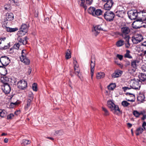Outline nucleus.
<instances>
[{
	"mask_svg": "<svg viewBox=\"0 0 146 146\" xmlns=\"http://www.w3.org/2000/svg\"><path fill=\"white\" fill-rule=\"evenodd\" d=\"M31 143L30 141L28 140L23 139L21 143V144L24 145H26L29 144Z\"/></svg>",
	"mask_w": 146,
	"mask_h": 146,
	"instance_id": "37",
	"label": "nucleus"
},
{
	"mask_svg": "<svg viewBox=\"0 0 146 146\" xmlns=\"http://www.w3.org/2000/svg\"><path fill=\"white\" fill-rule=\"evenodd\" d=\"M1 80L3 84H8V82L9 81V78L5 76L2 77L1 78Z\"/></svg>",
	"mask_w": 146,
	"mask_h": 146,
	"instance_id": "22",
	"label": "nucleus"
},
{
	"mask_svg": "<svg viewBox=\"0 0 146 146\" xmlns=\"http://www.w3.org/2000/svg\"><path fill=\"white\" fill-rule=\"evenodd\" d=\"M145 96L143 94H140L137 97V100L138 101L143 102L145 101Z\"/></svg>",
	"mask_w": 146,
	"mask_h": 146,
	"instance_id": "24",
	"label": "nucleus"
},
{
	"mask_svg": "<svg viewBox=\"0 0 146 146\" xmlns=\"http://www.w3.org/2000/svg\"><path fill=\"white\" fill-rule=\"evenodd\" d=\"M32 88L33 90L35 91H36L37 90V85L36 83H33L32 85Z\"/></svg>",
	"mask_w": 146,
	"mask_h": 146,
	"instance_id": "42",
	"label": "nucleus"
},
{
	"mask_svg": "<svg viewBox=\"0 0 146 146\" xmlns=\"http://www.w3.org/2000/svg\"><path fill=\"white\" fill-rule=\"evenodd\" d=\"M20 111L19 110H17L15 112V114L17 115L20 113Z\"/></svg>",
	"mask_w": 146,
	"mask_h": 146,
	"instance_id": "59",
	"label": "nucleus"
},
{
	"mask_svg": "<svg viewBox=\"0 0 146 146\" xmlns=\"http://www.w3.org/2000/svg\"><path fill=\"white\" fill-rule=\"evenodd\" d=\"M130 64V62L129 61L126 62V64H125V66H128Z\"/></svg>",
	"mask_w": 146,
	"mask_h": 146,
	"instance_id": "62",
	"label": "nucleus"
},
{
	"mask_svg": "<svg viewBox=\"0 0 146 146\" xmlns=\"http://www.w3.org/2000/svg\"><path fill=\"white\" fill-rule=\"evenodd\" d=\"M95 10L96 8L94 7H90L88 8V11L89 13L94 16L93 14L94 13Z\"/></svg>",
	"mask_w": 146,
	"mask_h": 146,
	"instance_id": "25",
	"label": "nucleus"
},
{
	"mask_svg": "<svg viewBox=\"0 0 146 146\" xmlns=\"http://www.w3.org/2000/svg\"><path fill=\"white\" fill-rule=\"evenodd\" d=\"M9 1H10L11 4L13 5H15L14 3L15 0H9Z\"/></svg>",
	"mask_w": 146,
	"mask_h": 146,
	"instance_id": "60",
	"label": "nucleus"
},
{
	"mask_svg": "<svg viewBox=\"0 0 146 146\" xmlns=\"http://www.w3.org/2000/svg\"><path fill=\"white\" fill-rule=\"evenodd\" d=\"M102 109L104 111V115H105L107 116L109 115V113L108 111L105 108L102 107Z\"/></svg>",
	"mask_w": 146,
	"mask_h": 146,
	"instance_id": "41",
	"label": "nucleus"
},
{
	"mask_svg": "<svg viewBox=\"0 0 146 146\" xmlns=\"http://www.w3.org/2000/svg\"><path fill=\"white\" fill-rule=\"evenodd\" d=\"M133 114L136 117H138L140 115V113L137 111L134 110L133 113Z\"/></svg>",
	"mask_w": 146,
	"mask_h": 146,
	"instance_id": "40",
	"label": "nucleus"
},
{
	"mask_svg": "<svg viewBox=\"0 0 146 146\" xmlns=\"http://www.w3.org/2000/svg\"><path fill=\"white\" fill-rule=\"evenodd\" d=\"M139 77L140 81L139 82H141V81L144 82L146 80V75L144 74L141 73L139 75Z\"/></svg>",
	"mask_w": 146,
	"mask_h": 146,
	"instance_id": "19",
	"label": "nucleus"
},
{
	"mask_svg": "<svg viewBox=\"0 0 146 146\" xmlns=\"http://www.w3.org/2000/svg\"><path fill=\"white\" fill-rule=\"evenodd\" d=\"M27 55V52L25 50H23L21 52V56L20 57L21 61L26 64H29L30 63L29 60L26 57Z\"/></svg>",
	"mask_w": 146,
	"mask_h": 146,
	"instance_id": "4",
	"label": "nucleus"
},
{
	"mask_svg": "<svg viewBox=\"0 0 146 146\" xmlns=\"http://www.w3.org/2000/svg\"><path fill=\"white\" fill-rule=\"evenodd\" d=\"M86 3L89 5H91L93 1V0H86Z\"/></svg>",
	"mask_w": 146,
	"mask_h": 146,
	"instance_id": "53",
	"label": "nucleus"
},
{
	"mask_svg": "<svg viewBox=\"0 0 146 146\" xmlns=\"http://www.w3.org/2000/svg\"><path fill=\"white\" fill-rule=\"evenodd\" d=\"M79 3L80 4V5L85 10L87 9V6L84 4V0H78Z\"/></svg>",
	"mask_w": 146,
	"mask_h": 146,
	"instance_id": "30",
	"label": "nucleus"
},
{
	"mask_svg": "<svg viewBox=\"0 0 146 146\" xmlns=\"http://www.w3.org/2000/svg\"><path fill=\"white\" fill-rule=\"evenodd\" d=\"M29 27V25L28 23L22 24L20 28L19 31L18 32V33L20 36L25 35L27 33Z\"/></svg>",
	"mask_w": 146,
	"mask_h": 146,
	"instance_id": "3",
	"label": "nucleus"
},
{
	"mask_svg": "<svg viewBox=\"0 0 146 146\" xmlns=\"http://www.w3.org/2000/svg\"><path fill=\"white\" fill-rule=\"evenodd\" d=\"M115 17V13L113 12L110 11L106 12L104 14L105 19L108 22L113 21Z\"/></svg>",
	"mask_w": 146,
	"mask_h": 146,
	"instance_id": "2",
	"label": "nucleus"
},
{
	"mask_svg": "<svg viewBox=\"0 0 146 146\" xmlns=\"http://www.w3.org/2000/svg\"><path fill=\"white\" fill-rule=\"evenodd\" d=\"M124 38L126 42L125 44V47L126 48H129L130 46V44L129 43V36H127L126 37H125Z\"/></svg>",
	"mask_w": 146,
	"mask_h": 146,
	"instance_id": "23",
	"label": "nucleus"
},
{
	"mask_svg": "<svg viewBox=\"0 0 146 146\" xmlns=\"http://www.w3.org/2000/svg\"><path fill=\"white\" fill-rule=\"evenodd\" d=\"M9 43H7L6 45L5 43H0V49H7L10 47Z\"/></svg>",
	"mask_w": 146,
	"mask_h": 146,
	"instance_id": "21",
	"label": "nucleus"
},
{
	"mask_svg": "<svg viewBox=\"0 0 146 146\" xmlns=\"http://www.w3.org/2000/svg\"><path fill=\"white\" fill-rule=\"evenodd\" d=\"M56 133L59 135H62L63 134L62 131L61 130L56 131Z\"/></svg>",
	"mask_w": 146,
	"mask_h": 146,
	"instance_id": "49",
	"label": "nucleus"
},
{
	"mask_svg": "<svg viewBox=\"0 0 146 146\" xmlns=\"http://www.w3.org/2000/svg\"><path fill=\"white\" fill-rule=\"evenodd\" d=\"M6 30L9 32H13L17 31L18 29L17 28H11L9 27H7L6 28Z\"/></svg>",
	"mask_w": 146,
	"mask_h": 146,
	"instance_id": "28",
	"label": "nucleus"
},
{
	"mask_svg": "<svg viewBox=\"0 0 146 146\" xmlns=\"http://www.w3.org/2000/svg\"><path fill=\"white\" fill-rule=\"evenodd\" d=\"M139 62V60L136 59L135 60H131V66L134 69H137V67L138 65V64Z\"/></svg>",
	"mask_w": 146,
	"mask_h": 146,
	"instance_id": "16",
	"label": "nucleus"
},
{
	"mask_svg": "<svg viewBox=\"0 0 146 146\" xmlns=\"http://www.w3.org/2000/svg\"><path fill=\"white\" fill-rule=\"evenodd\" d=\"M6 40V38L5 37H0V43H5V40Z\"/></svg>",
	"mask_w": 146,
	"mask_h": 146,
	"instance_id": "46",
	"label": "nucleus"
},
{
	"mask_svg": "<svg viewBox=\"0 0 146 146\" xmlns=\"http://www.w3.org/2000/svg\"><path fill=\"white\" fill-rule=\"evenodd\" d=\"M131 87H125L122 88V89L124 91V92H125L127 90H129L131 88Z\"/></svg>",
	"mask_w": 146,
	"mask_h": 146,
	"instance_id": "54",
	"label": "nucleus"
},
{
	"mask_svg": "<svg viewBox=\"0 0 146 146\" xmlns=\"http://www.w3.org/2000/svg\"><path fill=\"white\" fill-rule=\"evenodd\" d=\"M122 73V71L119 70H117L115 71V72L112 74L111 76L113 78H117L120 76Z\"/></svg>",
	"mask_w": 146,
	"mask_h": 146,
	"instance_id": "15",
	"label": "nucleus"
},
{
	"mask_svg": "<svg viewBox=\"0 0 146 146\" xmlns=\"http://www.w3.org/2000/svg\"><path fill=\"white\" fill-rule=\"evenodd\" d=\"M146 118V115H143L141 118V119L142 120H144Z\"/></svg>",
	"mask_w": 146,
	"mask_h": 146,
	"instance_id": "64",
	"label": "nucleus"
},
{
	"mask_svg": "<svg viewBox=\"0 0 146 146\" xmlns=\"http://www.w3.org/2000/svg\"><path fill=\"white\" fill-rule=\"evenodd\" d=\"M14 116V115L12 113L10 114L7 116V119H11L13 118Z\"/></svg>",
	"mask_w": 146,
	"mask_h": 146,
	"instance_id": "45",
	"label": "nucleus"
},
{
	"mask_svg": "<svg viewBox=\"0 0 146 146\" xmlns=\"http://www.w3.org/2000/svg\"><path fill=\"white\" fill-rule=\"evenodd\" d=\"M14 5L17 6H19V2H18L17 0H15V1Z\"/></svg>",
	"mask_w": 146,
	"mask_h": 146,
	"instance_id": "57",
	"label": "nucleus"
},
{
	"mask_svg": "<svg viewBox=\"0 0 146 146\" xmlns=\"http://www.w3.org/2000/svg\"><path fill=\"white\" fill-rule=\"evenodd\" d=\"M116 57L118 58L120 60H121L123 59V56L122 55L117 54L116 56Z\"/></svg>",
	"mask_w": 146,
	"mask_h": 146,
	"instance_id": "48",
	"label": "nucleus"
},
{
	"mask_svg": "<svg viewBox=\"0 0 146 146\" xmlns=\"http://www.w3.org/2000/svg\"><path fill=\"white\" fill-rule=\"evenodd\" d=\"M130 51L129 50H127L126 53L124 54V56L125 58H127L129 59H132V57L130 54Z\"/></svg>",
	"mask_w": 146,
	"mask_h": 146,
	"instance_id": "32",
	"label": "nucleus"
},
{
	"mask_svg": "<svg viewBox=\"0 0 146 146\" xmlns=\"http://www.w3.org/2000/svg\"><path fill=\"white\" fill-rule=\"evenodd\" d=\"M115 14V16H116L120 17L123 18L124 15V12L123 10H119L116 11Z\"/></svg>",
	"mask_w": 146,
	"mask_h": 146,
	"instance_id": "18",
	"label": "nucleus"
},
{
	"mask_svg": "<svg viewBox=\"0 0 146 146\" xmlns=\"http://www.w3.org/2000/svg\"><path fill=\"white\" fill-rule=\"evenodd\" d=\"M146 20V17L145 16H143L142 15V17H141L139 19H137V20L136 21H134L133 23V25H134L135 24H138L139 23L138 22H142L145 23V22Z\"/></svg>",
	"mask_w": 146,
	"mask_h": 146,
	"instance_id": "17",
	"label": "nucleus"
},
{
	"mask_svg": "<svg viewBox=\"0 0 146 146\" xmlns=\"http://www.w3.org/2000/svg\"><path fill=\"white\" fill-rule=\"evenodd\" d=\"M18 88L22 90H24L27 87V82L24 80H21L17 83Z\"/></svg>",
	"mask_w": 146,
	"mask_h": 146,
	"instance_id": "12",
	"label": "nucleus"
},
{
	"mask_svg": "<svg viewBox=\"0 0 146 146\" xmlns=\"http://www.w3.org/2000/svg\"><path fill=\"white\" fill-rule=\"evenodd\" d=\"M7 112L4 110H0V117H3L6 115Z\"/></svg>",
	"mask_w": 146,
	"mask_h": 146,
	"instance_id": "35",
	"label": "nucleus"
},
{
	"mask_svg": "<svg viewBox=\"0 0 146 146\" xmlns=\"http://www.w3.org/2000/svg\"><path fill=\"white\" fill-rule=\"evenodd\" d=\"M107 2L104 5V9L105 10H110L113 4V2L112 0H108Z\"/></svg>",
	"mask_w": 146,
	"mask_h": 146,
	"instance_id": "11",
	"label": "nucleus"
},
{
	"mask_svg": "<svg viewBox=\"0 0 146 146\" xmlns=\"http://www.w3.org/2000/svg\"><path fill=\"white\" fill-rule=\"evenodd\" d=\"M126 94L128 96H132V98H133V99H135V96L134 94L130 93L127 92L126 93Z\"/></svg>",
	"mask_w": 146,
	"mask_h": 146,
	"instance_id": "50",
	"label": "nucleus"
},
{
	"mask_svg": "<svg viewBox=\"0 0 146 146\" xmlns=\"http://www.w3.org/2000/svg\"><path fill=\"white\" fill-rule=\"evenodd\" d=\"M6 15L7 16V20L11 21L13 20L14 19V16L13 13H7Z\"/></svg>",
	"mask_w": 146,
	"mask_h": 146,
	"instance_id": "33",
	"label": "nucleus"
},
{
	"mask_svg": "<svg viewBox=\"0 0 146 146\" xmlns=\"http://www.w3.org/2000/svg\"><path fill=\"white\" fill-rule=\"evenodd\" d=\"M121 31L122 37L124 38L127 36H129L128 34L130 33L131 30L128 27L123 26L122 27L121 29Z\"/></svg>",
	"mask_w": 146,
	"mask_h": 146,
	"instance_id": "7",
	"label": "nucleus"
},
{
	"mask_svg": "<svg viewBox=\"0 0 146 146\" xmlns=\"http://www.w3.org/2000/svg\"><path fill=\"white\" fill-rule=\"evenodd\" d=\"M33 98V94H31V95H29L28 98V100H31V101H32Z\"/></svg>",
	"mask_w": 146,
	"mask_h": 146,
	"instance_id": "52",
	"label": "nucleus"
},
{
	"mask_svg": "<svg viewBox=\"0 0 146 146\" xmlns=\"http://www.w3.org/2000/svg\"><path fill=\"white\" fill-rule=\"evenodd\" d=\"M0 62L3 66H6L10 63V60L8 56H3L0 58Z\"/></svg>",
	"mask_w": 146,
	"mask_h": 146,
	"instance_id": "8",
	"label": "nucleus"
},
{
	"mask_svg": "<svg viewBox=\"0 0 146 146\" xmlns=\"http://www.w3.org/2000/svg\"><path fill=\"white\" fill-rule=\"evenodd\" d=\"M2 87V89L5 94H8L9 93L11 90V89L10 86L8 84H3Z\"/></svg>",
	"mask_w": 146,
	"mask_h": 146,
	"instance_id": "13",
	"label": "nucleus"
},
{
	"mask_svg": "<svg viewBox=\"0 0 146 146\" xmlns=\"http://www.w3.org/2000/svg\"><path fill=\"white\" fill-rule=\"evenodd\" d=\"M105 75V74L103 72L98 73L96 75V78L98 79H101L104 77Z\"/></svg>",
	"mask_w": 146,
	"mask_h": 146,
	"instance_id": "29",
	"label": "nucleus"
},
{
	"mask_svg": "<svg viewBox=\"0 0 146 146\" xmlns=\"http://www.w3.org/2000/svg\"><path fill=\"white\" fill-rule=\"evenodd\" d=\"M95 56H93L91 57V76L92 79H93V76L94 71V68L95 66Z\"/></svg>",
	"mask_w": 146,
	"mask_h": 146,
	"instance_id": "10",
	"label": "nucleus"
},
{
	"mask_svg": "<svg viewBox=\"0 0 146 146\" xmlns=\"http://www.w3.org/2000/svg\"><path fill=\"white\" fill-rule=\"evenodd\" d=\"M102 11L100 9H98L96 10L95 13L93 14L94 15V16H100L102 14Z\"/></svg>",
	"mask_w": 146,
	"mask_h": 146,
	"instance_id": "31",
	"label": "nucleus"
},
{
	"mask_svg": "<svg viewBox=\"0 0 146 146\" xmlns=\"http://www.w3.org/2000/svg\"><path fill=\"white\" fill-rule=\"evenodd\" d=\"M31 102L32 101H31V100H27V105L25 107V109H27L30 107L31 105Z\"/></svg>",
	"mask_w": 146,
	"mask_h": 146,
	"instance_id": "44",
	"label": "nucleus"
},
{
	"mask_svg": "<svg viewBox=\"0 0 146 146\" xmlns=\"http://www.w3.org/2000/svg\"><path fill=\"white\" fill-rule=\"evenodd\" d=\"M108 107L110 108L111 111L115 114L119 115L121 111L117 105H115L112 100H108L107 102Z\"/></svg>",
	"mask_w": 146,
	"mask_h": 146,
	"instance_id": "1",
	"label": "nucleus"
},
{
	"mask_svg": "<svg viewBox=\"0 0 146 146\" xmlns=\"http://www.w3.org/2000/svg\"><path fill=\"white\" fill-rule=\"evenodd\" d=\"M73 64H77V61L76 60L75 58H73Z\"/></svg>",
	"mask_w": 146,
	"mask_h": 146,
	"instance_id": "58",
	"label": "nucleus"
},
{
	"mask_svg": "<svg viewBox=\"0 0 146 146\" xmlns=\"http://www.w3.org/2000/svg\"><path fill=\"white\" fill-rule=\"evenodd\" d=\"M143 39L142 36L141 35L139 34L133 37L132 40L133 44H137L141 42Z\"/></svg>",
	"mask_w": 146,
	"mask_h": 146,
	"instance_id": "9",
	"label": "nucleus"
},
{
	"mask_svg": "<svg viewBox=\"0 0 146 146\" xmlns=\"http://www.w3.org/2000/svg\"><path fill=\"white\" fill-rule=\"evenodd\" d=\"M141 45L146 47V41L143 42L141 44Z\"/></svg>",
	"mask_w": 146,
	"mask_h": 146,
	"instance_id": "63",
	"label": "nucleus"
},
{
	"mask_svg": "<svg viewBox=\"0 0 146 146\" xmlns=\"http://www.w3.org/2000/svg\"><path fill=\"white\" fill-rule=\"evenodd\" d=\"M103 29L101 27V26L100 25H97L94 27V29L92 30L93 31L95 32L97 34L99 33L98 31L100 30H103Z\"/></svg>",
	"mask_w": 146,
	"mask_h": 146,
	"instance_id": "26",
	"label": "nucleus"
},
{
	"mask_svg": "<svg viewBox=\"0 0 146 146\" xmlns=\"http://www.w3.org/2000/svg\"><path fill=\"white\" fill-rule=\"evenodd\" d=\"M144 129L141 127H140L137 128L135 134L136 135H138L141 134L144 131Z\"/></svg>",
	"mask_w": 146,
	"mask_h": 146,
	"instance_id": "27",
	"label": "nucleus"
},
{
	"mask_svg": "<svg viewBox=\"0 0 146 146\" xmlns=\"http://www.w3.org/2000/svg\"><path fill=\"white\" fill-rule=\"evenodd\" d=\"M142 71L143 72H146V66L145 65H143L141 67Z\"/></svg>",
	"mask_w": 146,
	"mask_h": 146,
	"instance_id": "51",
	"label": "nucleus"
},
{
	"mask_svg": "<svg viewBox=\"0 0 146 146\" xmlns=\"http://www.w3.org/2000/svg\"><path fill=\"white\" fill-rule=\"evenodd\" d=\"M31 72V67H29L28 68V72H27V74H28L29 75Z\"/></svg>",
	"mask_w": 146,
	"mask_h": 146,
	"instance_id": "56",
	"label": "nucleus"
},
{
	"mask_svg": "<svg viewBox=\"0 0 146 146\" xmlns=\"http://www.w3.org/2000/svg\"><path fill=\"white\" fill-rule=\"evenodd\" d=\"M129 18L131 20H135L138 16V13L136 10H131L127 12Z\"/></svg>",
	"mask_w": 146,
	"mask_h": 146,
	"instance_id": "5",
	"label": "nucleus"
},
{
	"mask_svg": "<svg viewBox=\"0 0 146 146\" xmlns=\"http://www.w3.org/2000/svg\"><path fill=\"white\" fill-rule=\"evenodd\" d=\"M124 44V41L122 40L118 41L116 43V45L118 47H120L123 46Z\"/></svg>",
	"mask_w": 146,
	"mask_h": 146,
	"instance_id": "34",
	"label": "nucleus"
},
{
	"mask_svg": "<svg viewBox=\"0 0 146 146\" xmlns=\"http://www.w3.org/2000/svg\"><path fill=\"white\" fill-rule=\"evenodd\" d=\"M77 68H74V70L75 71V74H77V76L79 78H80V76L79 74L80 73V70H78L77 69Z\"/></svg>",
	"mask_w": 146,
	"mask_h": 146,
	"instance_id": "43",
	"label": "nucleus"
},
{
	"mask_svg": "<svg viewBox=\"0 0 146 146\" xmlns=\"http://www.w3.org/2000/svg\"><path fill=\"white\" fill-rule=\"evenodd\" d=\"M20 45H21L18 43H17L14 44L13 47L15 48L16 49H18Z\"/></svg>",
	"mask_w": 146,
	"mask_h": 146,
	"instance_id": "47",
	"label": "nucleus"
},
{
	"mask_svg": "<svg viewBox=\"0 0 146 146\" xmlns=\"http://www.w3.org/2000/svg\"><path fill=\"white\" fill-rule=\"evenodd\" d=\"M28 38L27 36L25 37L23 39L21 37H19L18 38V43L21 45L23 44L25 45L27 44Z\"/></svg>",
	"mask_w": 146,
	"mask_h": 146,
	"instance_id": "14",
	"label": "nucleus"
},
{
	"mask_svg": "<svg viewBox=\"0 0 146 146\" xmlns=\"http://www.w3.org/2000/svg\"><path fill=\"white\" fill-rule=\"evenodd\" d=\"M115 86L116 84L115 83H111L108 86V88L110 90H112L115 88Z\"/></svg>",
	"mask_w": 146,
	"mask_h": 146,
	"instance_id": "38",
	"label": "nucleus"
},
{
	"mask_svg": "<svg viewBox=\"0 0 146 146\" xmlns=\"http://www.w3.org/2000/svg\"><path fill=\"white\" fill-rule=\"evenodd\" d=\"M130 84L131 87L135 90H139L141 87L139 82L134 79L131 80Z\"/></svg>",
	"mask_w": 146,
	"mask_h": 146,
	"instance_id": "6",
	"label": "nucleus"
},
{
	"mask_svg": "<svg viewBox=\"0 0 146 146\" xmlns=\"http://www.w3.org/2000/svg\"><path fill=\"white\" fill-rule=\"evenodd\" d=\"M5 66H0V74L2 75H5L7 73V70Z\"/></svg>",
	"mask_w": 146,
	"mask_h": 146,
	"instance_id": "20",
	"label": "nucleus"
},
{
	"mask_svg": "<svg viewBox=\"0 0 146 146\" xmlns=\"http://www.w3.org/2000/svg\"><path fill=\"white\" fill-rule=\"evenodd\" d=\"M78 67H79V65L78 64L74 65V69L75 68H78Z\"/></svg>",
	"mask_w": 146,
	"mask_h": 146,
	"instance_id": "61",
	"label": "nucleus"
},
{
	"mask_svg": "<svg viewBox=\"0 0 146 146\" xmlns=\"http://www.w3.org/2000/svg\"><path fill=\"white\" fill-rule=\"evenodd\" d=\"M121 105L124 107H127L130 105V104L128 103L127 101H123L121 102Z\"/></svg>",
	"mask_w": 146,
	"mask_h": 146,
	"instance_id": "39",
	"label": "nucleus"
},
{
	"mask_svg": "<svg viewBox=\"0 0 146 146\" xmlns=\"http://www.w3.org/2000/svg\"><path fill=\"white\" fill-rule=\"evenodd\" d=\"M146 126V122L144 121L143 122L142 124V127L145 130H146L145 127Z\"/></svg>",
	"mask_w": 146,
	"mask_h": 146,
	"instance_id": "55",
	"label": "nucleus"
},
{
	"mask_svg": "<svg viewBox=\"0 0 146 146\" xmlns=\"http://www.w3.org/2000/svg\"><path fill=\"white\" fill-rule=\"evenodd\" d=\"M65 57L66 59H69L71 57V53L70 51L68 49L66 52Z\"/></svg>",
	"mask_w": 146,
	"mask_h": 146,
	"instance_id": "36",
	"label": "nucleus"
}]
</instances>
